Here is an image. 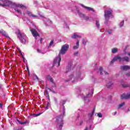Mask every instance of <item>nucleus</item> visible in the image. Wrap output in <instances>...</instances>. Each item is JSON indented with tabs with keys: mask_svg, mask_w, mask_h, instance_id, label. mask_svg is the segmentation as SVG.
<instances>
[{
	"mask_svg": "<svg viewBox=\"0 0 130 130\" xmlns=\"http://www.w3.org/2000/svg\"><path fill=\"white\" fill-rule=\"evenodd\" d=\"M62 115H59L56 117V122L57 123V127H58L59 129L62 128L63 126V120H62Z\"/></svg>",
	"mask_w": 130,
	"mask_h": 130,
	"instance_id": "nucleus-1",
	"label": "nucleus"
},
{
	"mask_svg": "<svg viewBox=\"0 0 130 130\" xmlns=\"http://www.w3.org/2000/svg\"><path fill=\"white\" fill-rule=\"evenodd\" d=\"M118 60L119 61H126V62H128V61H129V58L127 56L121 58V57L117 55L114 57L113 59L111 60V62H114V61Z\"/></svg>",
	"mask_w": 130,
	"mask_h": 130,
	"instance_id": "nucleus-2",
	"label": "nucleus"
},
{
	"mask_svg": "<svg viewBox=\"0 0 130 130\" xmlns=\"http://www.w3.org/2000/svg\"><path fill=\"white\" fill-rule=\"evenodd\" d=\"M70 45L68 44H66L62 46L61 49L59 52V54H64L67 51L69 50Z\"/></svg>",
	"mask_w": 130,
	"mask_h": 130,
	"instance_id": "nucleus-3",
	"label": "nucleus"
},
{
	"mask_svg": "<svg viewBox=\"0 0 130 130\" xmlns=\"http://www.w3.org/2000/svg\"><path fill=\"white\" fill-rule=\"evenodd\" d=\"M1 2L3 3L2 4V7L5 8V7H11L13 6V3L9 0H1Z\"/></svg>",
	"mask_w": 130,
	"mask_h": 130,
	"instance_id": "nucleus-4",
	"label": "nucleus"
},
{
	"mask_svg": "<svg viewBox=\"0 0 130 130\" xmlns=\"http://www.w3.org/2000/svg\"><path fill=\"white\" fill-rule=\"evenodd\" d=\"M60 61H61V56L59 54L58 56L56 57L54 60V64L57 63L58 67H59L60 66Z\"/></svg>",
	"mask_w": 130,
	"mask_h": 130,
	"instance_id": "nucleus-5",
	"label": "nucleus"
},
{
	"mask_svg": "<svg viewBox=\"0 0 130 130\" xmlns=\"http://www.w3.org/2000/svg\"><path fill=\"white\" fill-rule=\"evenodd\" d=\"M112 15V10H105V18L106 20H108L110 18V16Z\"/></svg>",
	"mask_w": 130,
	"mask_h": 130,
	"instance_id": "nucleus-6",
	"label": "nucleus"
},
{
	"mask_svg": "<svg viewBox=\"0 0 130 130\" xmlns=\"http://www.w3.org/2000/svg\"><path fill=\"white\" fill-rule=\"evenodd\" d=\"M30 31H31L34 37H37V36H39V34L37 32V31H36V29L34 28H31Z\"/></svg>",
	"mask_w": 130,
	"mask_h": 130,
	"instance_id": "nucleus-7",
	"label": "nucleus"
},
{
	"mask_svg": "<svg viewBox=\"0 0 130 130\" xmlns=\"http://www.w3.org/2000/svg\"><path fill=\"white\" fill-rule=\"evenodd\" d=\"M120 69L122 71H127V70H130V67L128 66H121Z\"/></svg>",
	"mask_w": 130,
	"mask_h": 130,
	"instance_id": "nucleus-8",
	"label": "nucleus"
},
{
	"mask_svg": "<svg viewBox=\"0 0 130 130\" xmlns=\"http://www.w3.org/2000/svg\"><path fill=\"white\" fill-rule=\"evenodd\" d=\"M27 14L29 17H32V18H38V16L37 15H34L33 14H32V12L30 11H27Z\"/></svg>",
	"mask_w": 130,
	"mask_h": 130,
	"instance_id": "nucleus-9",
	"label": "nucleus"
},
{
	"mask_svg": "<svg viewBox=\"0 0 130 130\" xmlns=\"http://www.w3.org/2000/svg\"><path fill=\"white\" fill-rule=\"evenodd\" d=\"M0 33H1V34H2V35H3V36H5L7 38H10V37H9L8 36V34H7V32L5 30H4L3 29L1 30Z\"/></svg>",
	"mask_w": 130,
	"mask_h": 130,
	"instance_id": "nucleus-10",
	"label": "nucleus"
},
{
	"mask_svg": "<svg viewBox=\"0 0 130 130\" xmlns=\"http://www.w3.org/2000/svg\"><path fill=\"white\" fill-rule=\"evenodd\" d=\"M15 6L17 8H21V9H26V6L23 5V4H16Z\"/></svg>",
	"mask_w": 130,
	"mask_h": 130,
	"instance_id": "nucleus-11",
	"label": "nucleus"
},
{
	"mask_svg": "<svg viewBox=\"0 0 130 130\" xmlns=\"http://www.w3.org/2000/svg\"><path fill=\"white\" fill-rule=\"evenodd\" d=\"M80 42H79V40H77V42L76 43V45L73 47V49H78L79 48V44Z\"/></svg>",
	"mask_w": 130,
	"mask_h": 130,
	"instance_id": "nucleus-12",
	"label": "nucleus"
},
{
	"mask_svg": "<svg viewBox=\"0 0 130 130\" xmlns=\"http://www.w3.org/2000/svg\"><path fill=\"white\" fill-rule=\"evenodd\" d=\"M96 110V109L95 108H93V111L91 113L89 114V116H90V117H92L93 115H94V113H95V110Z\"/></svg>",
	"mask_w": 130,
	"mask_h": 130,
	"instance_id": "nucleus-13",
	"label": "nucleus"
},
{
	"mask_svg": "<svg viewBox=\"0 0 130 130\" xmlns=\"http://www.w3.org/2000/svg\"><path fill=\"white\" fill-rule=\"evenodd\" d=\"M81 38V37L78 36V35H77L76 34H74L72 36V38H73V39H75L76 38Z\"/></svg>",
	"mask_w": 130,
	"mask_h": 130,
	"instance_id": "nucleus-14",
	"label": "nucleus"
},
{
	"mask_svg": "<svg viewBox=\"0 0 130 130\" xmlns=\"http://www.w3.org/2000/svg\"><path fill=\"white\" fill-rule=\"evenodd\" d=\"M19 40L21 41V43H25V39H24L23 36L19 38Z\"/></svg>",
	"mask_w": 130,
	"mask_h": 130,
	"instance_id": "nucleus-15",
	"label": "nucleus"
},
{
	"mask_svg": "<svg viewBox=\"0 0 130 130\" xmlns=\"http://www.w3.org/2000/svg\"><path fill=\"white\" fill-rule=\"evenodd\" d=\"M82 7H83V8H85V9H86V10H88V11H93V9L91 8L90 7H88L84 5H82Z\"/></svg>",
	"mask_w": 130,
	"mask_h": 130,
	"instance_id": "nucleus-16",
	"label": "nucleus"
},
{
	"mask_svg": "<svg viewBox=\"0 0 130 130\" xmlns=\"http://www.w3.org/2000/svg\"><path fill=\"white\" fill-rule=\"evenodd\" d=\"M117 51H118V50L116 48H114L112 49V53H116V52H117Z\"/></svg>",
	"mask_w": 130,
	"mask_h": 130,
	"instance_id": "nucleus-17",
	"label": "nucleus"
},
{
	"mask_svg": "<svg viewBox=\"0 0 130 130\" xmlns=\"http://www.w3.org/2000/svg\"><path fill=\"white\" fill-rule=\"evenodd\" d=\"M53 44H54V41L53 40H52V41H50L48 47H50L51 46H52V45H53Z\"/></svg>",
	"mask_w": 130,
	"mask_h": 130,
	"instance_id": "nucleus-18",
	"label": "nucleus"
},
{
	"mask_svg": "<svg viewBox=\"0 0 130 130\" xmlns=\"http://www.w3.org/2000/svg\"><path fill=\"white\" fill-rule=\"evenodd\" d=\"M113 85V83H112L111 82H110L108 84H107V88H110Z\"/></svg>",
	"mask_w": 130,
	"mask_h": 130,
	"instance_id": "nucleus-19",
	"label": "nucleus"
},
{
	"mask_svg": "<svg viewBox=\"0 0 130 130\" xmlns=\"http://www.w3.org/2000/svg\"><path fill=\"white\" fill-rule=\"evenodd\" d=\"M17 121H18V122H19L20 123V124H26V123H27V121H25V122H21V121L19 120L18 119L17 120Z\"/></svg>",
	"mask_w": 130,
	"mask_h": 130,
	"instance_id": "nucleus-20",
	"label": "nucleus"
},
{
	"mask_svg": "<svg viewBox=\"0 0 130 130\" xmlns=\"http://www.w3.org/2000/svg\"><path fill=\"white\" fill-rule=\"evenodd\" d=\"M88 42V41L87 40H85L84 39H82V43L84 45H86V43Z\"/></svg>",
	"mask_w": 130,
	"mask_h": 130,
	"instance_id": "nucleus-21",
	"label": "nucleus"
},
{
	"mask_svg": "<svg viewBox=\"0 0 130 130\" xmlns=\"http://www.w3.org/2000/svg\"><path fill=\"white\" fill-rule=\"evenodd\" d=\"M124 104H125L124 103H122L121 104L119 105L118 108H120L122 107V106H123V105H124Z\"/></svg>",
	"mask_w": 130,
	"mask_h": 130,
	"instance_id": "nucleus-22",
	"label": "nucleus"
},
{
	"mask_svg": "<svg viewBox=\"0 0 130 130\" xmlns=\"http://www.w3.org/2000/svg\"><path fill=\"white\" fill-rule=\"evenodd\" d=\"M122 87H123V88H127V87H129V85H128V84H122Z\"/></svg>",
	"mask_w": 130,
	"mask_h": 130,
	"instance_id": "nucleus-23",
	"label": "nucleus"
},
{
	"mask_svg": "<svg viewBox=\"0 0 130 130\" xmlns=\"http://www.w3.org/2000/svg\"><path fill=\"white\" fill-rule=\"evenodd\" d=\"M60 104H62V105H64V104H66V101L65 100H63V101H61L60 102Z\"/></svg>",
	"mask_w": 130,
	"mask_h": 130,
	"instance_id": "nucleus-24",
	"label": "nucleus"
},
{
	"mask_svg": "<svg viewBox=\"0 0 130 130\" xmlns=\"http://www.w3.org/2000/svg\"><path fill=\"white\" fill-rule=\"evenodd\" d=\"M102 71H103V68H102V67H101L100 68V75H102Z\"/></svg>",
	"mask_w": 130,
	"mask_h": 130,
	"instance_id": "nucleus-25",
	"label": "nucleus"
},
{
	"mask_svg": "<svg viewBox=\"0 0 130 130\" xmlns=\"http://www.w3.org/2000/svg\"><path fill=\"white\" fill-rule=\"evenodd\" d=\"M124 24V21L121 22L120 23V27H122Z\"/></svg>",
	"mask_w": 130,
	"mask_h": 130,
	"instance_id": "nucleus-26",
	"label": "nucleus"
},
{
	"mask_svg": "<svg viewBox=\"0 0 130 130\" xmlns=\"http://www.w3.org/2000/svg\"><path fill=\"white\" fill-rule=\"evenodd\" d=\"M18 37L20 38V37H22V34H21V32L19 31L18 33Z\"/></svg>",
	"mask_w": 130,
	"mask_h": 130,
	"instance_id": "nucleus-27",
	"label": "nucleus"
},
{
	"mask_svg": "<svg viewBox=\"0 0 130 130\" xmlns=\"http://www.w3.org/2000/svg\"><path fill=\"white\" fill-rule=\"evenodd\" d=\"M93 91L90 93H90H89L88 94H87V95H86V98H88V97H89V95H90V97H92V95H93Z\"/></svg>",
	"mask_w": 130,
	"mask_h": 130,
	"instance_id": "nucleus-28",
	"label": "nucleus"
},
{
	"mask_svg": "<svg viewBox=\"0 0 130 130\" xmlns=\"http://www.w3.org/2000/svg\"><path fill=\"white\" fill-rule=\"evenodd\" d=\"M15 11H16V12H17V13H18V14H22V12H21V11L18 9H14Z\"/></svg>",
	"mask_w": 130,
	"mask_h": 130,
	"instance_id": "nucleus-29",
	"label": "nucleus"
},
{
	"mask_svg": "<svg viewBox=\"0 0 130 130\" xmlns=\"http://www.w3.org/2000/svg\"><path fill=\"white\" fill-rule=\"evenodd\" d=\"M98 116L99 117H102V114H101V113H98Z\"/></svg>",
	"mask_w": 130,
	"mask_h": 130,
	"instance_id": "nucleus-30",
	"label": "nucleus"
},
{
	"mask_svg": "<svg viewBox=\"0 0 130 130\" xmlns=\"http://www.w3.org/2000/svg\"><path fill=\"white\" fill-rule=\"evenodd\" d=\"M96 26L98 27V28H99V25H100L99 21H96Z\"/></svg>",
	"mask_w": 130,
	"mask_h": 130,
	"instance_id": "nucleus-31",
	"label": "nucleus"
},
{
	"mask_svg": "<svg viewBox=\"0 0 130 130\" xmlns=\"http://www.w3.org/2000/svg\"><path fill=\"white\" fill-rule=\"evenodd\" d=\"M111 32H112V30L111 29L108 30V33H109V34H111Z\"/></svg>",
	"mask_w": 130,
	"mask_h": 130,
	"instance_id": "nucleus-32",
	"label": "nucleus"
},
{
	"mask_svg": "<svg viewBox=\"0 0 130 130\" xmlns=\"http://www.w3.org/2000/svg\"><path fill=\"white\" fill-rule=\"evenodd\" d=\"M49 80L50 82H51V83H53V79L52 78H49Z\"/></svg>",
	"mask_w": 130,
	"mask_h": 130,
	"instance_id": "nucleus-33",
	"label": "nucleus"
},
{
	"mask_svg": "<svg viewBox=\"0 0 130 130\" xmlns=\"http://www.w3.org/2000/svg\"><path fill=\"white\" fill-rule=\"evenodd\" d=\"M84 19H85V20H88V19H89V17L88 16H85L84 17Z\"/></svg>",
	"mask_w": 130,
	"mask_h": 130,
	"instance_id": "nucleus-34",
	"label": "nucleus"
},
{
	"mask_svg": "<svg viewBox=\"0 0 130 130\" xmlns=\"http://www.w3.org/2000/svg\"><path fill=\"white\" fill-rule=\"evenodd\" d=\"M41 114V113H40L39 114H36V116H39V115H40Z\"/></svg>",
	"mask_w": 130,
	"mask_h": 130,
	"instance_id": "nucleus-35",
	"label": "nucleus"
},
{
	"mask_svg": "<svg viewBox=\"0 0 130 130\" xmlns=\"http://www.w3.org/2000/svg\"><path fill=\"white\" fill-rule=\"evenodd\" d=\"M79 124L80 125H82V124H83V121H81Z\"/></svg>",
	"mask_w": 130,
	"mask_h": 130,
	"instance_id": "nucleus-36",
	"label": "nucleus"
},
{
	"mask_svg": "<svg viewBox=\"0 0 130 130\" xmlns=\"http://www.w3.org/2000/svg\"><path fill=\"white\" fill-rule=\"evenodd\" d=\"M78 53H79L78 52H76L74 53V55H77V54H78Z\"/></svg>",
	"mask_w": 130,
	"mask_h": 130,
	"instance_id": "nucleus-37",
	"label": "nucleus"
},
{
	"mask_svg": "<svg viewBox=\"0 0 130 130\" xmlns=\"http://www.w3.org/2000/svg\"><path fill=\"white\" fill-rule=\"evenodd\" d=\"M0 108H3V104H0Z\"/></svg>",
	"mask_w": 130,
	"mask_h": 130,
	"instance_id": "nucleus-38",
	"label": "nucleus"
},
{
	"mask_svg": "<svg viewBox=\"0 0 130 130\" xmlns=\"http://www.w3.org/2000/svg\"><path fill=\"white\" fill-rule=\"evenodd\" d=\"M42 40H43V39L42 38H41V39H40V42H41V43H42Z\"/></svg>",
	"mask_w": 130,
	"mask_h": 130,
	"instance_id": "nucleus-39",
	"label": "nucleus"
},
{
	"mask_svg": "<svg viewBox=\"0 0 130 130\" xmlns=\"http://www.w3.org/2000/svg\"><path fill=\"white\" fill-rule=\"evenodd\" d=\"M38 52H41V51L40 49H37Z\"/></svg>",
	"mask_w": 130,
	"mask_h": 130,
	"instance_id": "nucleus-40",
	"label": "nucleus"
},
{
	"mask_svg": "<svg viewBox=\"0 0 130 130\" xmlns=\"http://www.w3.org/2000/svg\"><path fill=\"white\" fill-rule=\"evenodd\" d=\"M117 113V112H115L114 113V115H116V114Z\"/></svg>",
	"mask_w": 130,
	"mask_h": 130,
	"instance_id": "nucleus-41",
	"label": "nucleus"
},
{
	"mask_svg": "<svg viewBox=\"0 0 130 130\" xmlns=\"http://www.w3.org/2000/svg\"><path fill=\"white\" fill-rule=\"evenodd\" d=\"M26 69L27 71H29V68L28 67V66L26 67Z\"/></svg>",
	"mask_w": 130,
	"mask_h": 130,
	"instance_id": "nucleus-42",
	"label": "nucleus"
},
{
	"mask_svg": "<svg viewBox=\"0 0 130 130\" xmlns=\"http://www.w3.org/2000/svg\"><path fill=\"white\" fill-rule=\"evenodd\" d=\"M104 73H105V75H108V73H107V72H106L105 71H104Z\"/></svg>",
	"mask_w": 130,
	"mask_h": 130,
	"instance_id": "nucleus-43",
	"label": "nucleus"
},
{
	"mask_svg": "<svg viewBox=\"0 0 130 130\" xmlns=\"http://www.w3.org/2000/svg\"><path fill=\"white\" fill-rule=\"evenodd\" d=\"M127 54L129 56H130V53H129V52H128V53H127Z\"/></svg>",
	"mask_w": 130,
	"mask_h": 130,
	"instance_id": "nucleus-44",
	"label": "nucleus"
},
{
	"mask_svg": "<svg viewBox=\"0 0 130 130\" xmlns=\"http://www.w3.org/2000/svg\"><path fill=\"white\" fill-rule=\"evenodd\" d=\"M0 7H3V4L0 3Z\"/></svg>",
	"mask_w": 130,
	"mask_h": 130,
	"instance_id": "nucleus-45",
	"label": "nucleus"
},
{
	"mask_svg": "<svg viewBox=\"0 0 130 130\" xmlns=\"http://www.w3.org/2000/svg\"><path fill=\"white\" fill-rule=\"evenodd\" d=\"M28 75H30V71H28Z\"/></svg>",
	"mask_w": 130,
	"mask_h": 130,
	"instance_id": "nucleus-46",
	"label": "nucleus"
},
{
	"mask_svg": "<svg viewBox=\"0 0 130 130\" xmlns=\"http://www.w3.org/2000/svg\"><path fill=\"white\" fill-rule=\"evenodd\" d=\"M36 77L37 78V79L38 80V77L36 75Z\"/></svg>",
	"mask_w": 130,
	"mask_h": 130,
	"instance_id": "nucleus-47",
	"label": "nucleus"
},
{
	"mask_svg": "<svg viewBox=\"0 0 130 130\" xmlns=\"http://www.w3.org/2000/svg\"><path fill=\"white\" fill-rule=\"evenodd\" d=\"M2 88V85L0 84V89Z\"/></svg>",
	"mask_w": 130,
	"mask_h": 130,
	"instance_id": "nucleus-48",
	"label": "nucleus"
},
{
	"mask_svg": "<svg viewBox=\"0 0 130 130\" xmlns=\"http://www.w3.org/2000/svg\"><path fill=\"white\" fill-rule=\"evenodd\" d=\"M46 109H48V106H47V107H46Z\"/></svg>",
	"mask_w": 130,
	"mask_h": 130,
	"instance_id": "nucleus-49",
	"label": "nucleus"
},
{
	"mask_svg": "<svg viewBox=\"0 0 130 130\" xmlns=\"http://www.w3.org/2000/svg\"><path fill=\"white\" fill-rule=\"evenodd\" d=\"M19 52H21V50L20 49H18Z\"/></svg>",
	"mask_w": 130,
	"mask_h": 130,
	"instance_id": "nucleus-50",
	"label": "nucleus"
},
{
	"mask_svg": "<svg viewBox=\"0 0 130 130\" xmlns=\"http://www.w3.org/2000/svg\"><path fill=\"white\" fill-rule=\"evenodd\" d=\"M48 99H49V95H48Z\"/></svg>",
	"mask_w": 130,
	"mask_h": 130,
	"instance_id": "nucleus-51",
	"label": "nucleus"
},
{
	"mask_svg": "<svg viewBox=\"0 0 130 130\" xmlns=\"http://www.w3.org/2000/svg\"><path fill=\"white\" fill-rule=\"evenodd\" d=\"M16 130H22L21 129H16Z\"/></svg>",
	"mask_w": 130,
	"mask_h": 130,
	"instance_id": "nucleus-52",
	"label": "nucleus"
},
{
	"mask_svg": "<svg viewBox=\"0 0 130 130\" xmlns=\"http://www.w3.org/2000/svg\"><path fill=\"white\" fill-rule=\"evenodd\" d=\"M63 108H64V106H63Z\"/></svg>",
	"mask_w": 130,
	"mask_h": 130,
	"instance_id": "nucleus-53",
	"label": "nucleus"
}]
</instances>
